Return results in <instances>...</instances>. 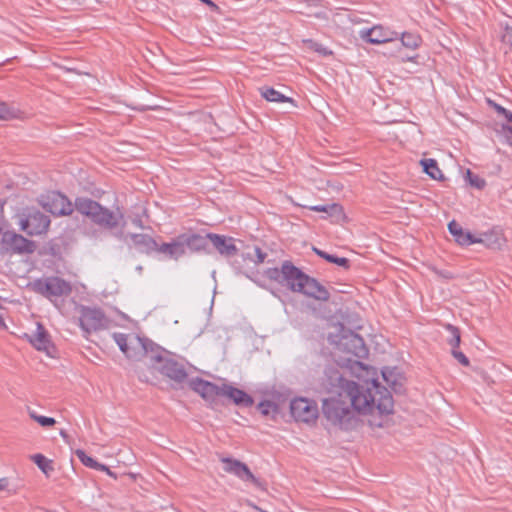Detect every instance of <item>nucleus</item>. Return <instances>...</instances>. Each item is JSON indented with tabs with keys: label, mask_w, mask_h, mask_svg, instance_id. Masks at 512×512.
I'll return each mask as SVG.
<instances>
[{
	"label": "nucleus",
	"mask_w": 512,
	"mask_h": 512,
	"mask_svg": "<svg viewBox=\"0 0 512 512\" xmlns=\"http://www.w3.org/2000/svg\"><path fill=\"white\" fill-rule=\"evenodd\" d=\"M4 228L3 222L0 220V255L7 254H24L33 253L36 245L34 242L27 240L20 234L6 231L2 233Z\"/></svg>",
	"instance_id": "obj_6"
},
{
	"label": "nucleus",
	"mask_w": 512,
	"mask_h": 512,
	"mask_svg": "<svg viewBox=\"0 0 512 512\" xmlns=\"http://www.w3.org/2000/svg\"><path fill=\"white\" fill-rule=\"evenodd\" d=\"M330 263H334L338 266L344 267L345 269L350 267V261L347 258L337 257L335 255L331 256Z\"/></svg>",
	"instance_id": "obj_36"
},
{
	"label": "nucleus",
	"mask_w": 512,
	"mask_h": 512,
	"mask_svg": "<svg viewBox=\"0 0 512 512\" xmlns=\"http://www.w3.org/2000/svg\"><path fill=\"white\" fill-rule=\"evenodd\" d=\"M78 311L80 327L86 334L108 327L109 320L100 308L80 306Z\"/></svg>",
	"instance_id": "obj_8"
},
{
	"label": "nucleus",
	"mask_w": 512,
	"mask_h": 512,
	"mask_svg": "<svg viewBox=\"0 0 512 512\" xmlns=\"http://www.w3.org/2000/svg\"><path fill=\"white\" fill-rule=\"evenodd\" d=\"M423 166V170L427 173L432 179L441 180L443 179V174L438 167L437 161L434 159H423L420 161Z\"/></svg>",
	"instance_id": "obj_25"
},
{
	"label": "nucleus",
	"mask_w": 512,
	"mask_h": 512,
	"mask_svg": "<svg viewBox=\"0 0 512 512\" xmlns=\"http://www.w3.org/2000/svg\"><path fill=\"white\" fill-rule=\"evenodd\" d=\"M420 41V37L412 33H403L401 38L402 45L410 49H416Z\"/></svg>",
	"instance_id": "obj_31"
},
{
	"label": "nucleus",
	"mask_w": 512,
	"mask_h": 512,
	"mask_svg": "<svg viewBox=\"0 0 512 512\" xmlns=\"http://www.w3.org/2000/svg\"><path fill=\"white\" fill-rule=\"evenodd\" d=\"M448 229L455 238V241L462 246H468L474 243H486L491 248H500L505 241L502 236H497L494 241H491L492 235H485L484 239L476 238L470 232L465 231L455 220L448 224Z\"/></svg>",
	"instance_id": "obj_9"
},
{
	"label": "nucleus",
	"mask_w": 512,
	"mask_h": 512,
	"mask_svg": "<svg viewBox=\"0 0 512 512\" xmlns=\"http://www.w3.org/2000/svg\"><path fill=\"white\" fill-rule=\"evenodd\" d=\"M19 117V110L0 101V120H11Z\"/></svg>",
	"instance_id": "obj_27"
},
{
	"label": "nucleus",
	"mask_w": 512,
	"mask_h": 512,
	"mask_svg": "<svg viewBox=\"0 0 512 512\" xmlns=\"http://www.w3.org/2000/svg\"><path fill=\"white\" fill-rule=\"evenodd\" d=\"M151 359L161 364L159 370L164 376H167L176 382H182L187 377L185 368L177 361L164 358L158 353L151 355Z\"/></svg>",
	"instance_id": "obj_13"
},
{
	"label": "nucleus",
	"mask_w": 512,
	"mask_h": 512,
	"mask_svg": "<svg viewBox=\"0 0 512 512\" xmlns=\"http://www.w3.org/2000/svg\"><path fill=\"white\" fill-rule=\"evenodd\" d=\"M4 326H5V323H4L3 317L0 315V328L4 327Z\"/></svg>",
	"instance_id": "obj_49"
},
{
	"label": "nucleus",
	"mask_w": 512,
	"mask_h": 512,
	"mask_svg": "<svg viewBox=\"0 0 512 512\" xmlns=\"http://www.w3.org/2000/svg\"><path fill=\"white\" fill-rule=\"evenodd\" d=\"M60 436L65 440V442H69L70 437L65 430H60Z\"/></svg>",
	"instance_id": "obj_45"
},
{
	"label": "nucleus",
	"mask_w": 512,
	"mask_h": 512,
	"mask_svg": "<svg viewBox=\"0 0 512 512\" xmlns=\"http://www.w3.org/2000/svg\"><path fill=\"white\" fill-rule=\"evenodd\" d=\"M494 107L499 114L503 115L507 119L508 122H512V113L509 110L497 104H495Z\"/></svg>",
	"instance_id": "obj_40"
},
{
	"label": "nucleus",
	"mask_w": 512,
	"mask_h": 512,
	"mask_svg": "<svg viewBox=\"0 0 512 512\" xmlns=\"http://www.w3.org/2000/svg\"><path fill=\"white\" fill-rule=\"evenodd\" d=\"M75 454L85 466L89 468H94V466L97 465V461L94 460L92 457L86 455V453L83 450L78 449L75 451Z\"/></svg>",
	"instance_id": "obj_33"
},
{
	"label": "nucleus",
	"mask_w": 512,
	"mask_h": 512,
	"mask_svg": "<svg viewBox=\"0 0 512 512\" xmlns=\"http://www.w3.org/2000/svg\"><path fill=\"white\" fill-rule=\"evenodd\" d=\"M30 343L39 351L49 354L51 347L50 336L41 323H37L36 331L29 336Z\"/></svg>",
	"instance_id": "obj_22"
},
{
	"label": "nucleus",
	"mask_w": 512,
	"mask_h": 512,
	"mask_svg": "<svg viewBox=\"0 0 512 512\" xmlns=\"http://www.w3.org/2000/svg\"><path fill=\"white\" fill-rule=\"evenodd\" d=\"M445 328L450 333V337L447 339L448 344L451 346L452 349L458 348L461 341L459 329L451 324L445 325Z\"/></svg>",
	"instance_id": "obj_28"
},
{
	"label": "nucleus",
	"mask_w": 512,
	"mask_h": 512,
	"mask_svg": "<svg viewBox=\"0 0 512 512\" xmlns=\"http://www.w3.org/2000/svg\"><path fill=\"white\" fill-rule=\"evenodd\" d=\"M382 376L385 380V382L391 386L392 388H395L396 381L392 379L393 373L391 370L385 369L382 371Z\"/></svg>",
	"instance_id": "obj_39"
},
{
	"label": "nucleus",
	"mask_w": 512,
	"mask_h": 512,
	"mask_svg": "<svg viewBox=\"0 0 512 512\" xmlns=\"http://www.w3.org/2000/svg\"><path fill=\"white\" fill-rule=\"evenodd\" d=\"M222 462L226 472L234 474L244 482H251L256 487H262L261 481L253 475L245 463L230 458H223Z\"/></svg>",
	"instance_id": "obj_14"
},
{
	"label": "nucleus",
	"mask_w": 512,
	"mask_h": 512,
	"mask_svg": "<svg viewBox=\"0 0 512 512\" xmlns=\"http://www.w3.org/2000/svg\"><path fill=\"white\" fill-rule=\"evenodd\" d=\"M339 334L331 335V342L334 343L340 351L349 353L358 358L367 355V349L362 337L345 329L342 325L339 327Z\"/></svg>",
	"instance_id": "obj_7"
},
{
	"label": "nucleus",
	"mask_w": 512,
	"mask_h": 512,
	"mask_svg": "<svg viewBox=\"0 0 512 512\" xmlns=\"http://www.w3.org/2000/svg\"><path fill=\"white\" fill-rule=\"evenodd\" d=\"M322 386L329 393L345 396L353 404V409L360 413L388 415L393 411V399L387 388L376 380L365 385L348 381L334 365L325 369Z\"/></svg>",
	"instance_id": "obj_1"
},
{
	"label": "nucleus",
	"mask_w": 512,
	"mask_h": 512,
	"mask_svg": "<svg viewBox=\"0 0 512 512\" xmlns=\"http://www.w3.org/2000/svg\"><path fill=\"white\" fill-rule=\"evenodd\" d=\"M502 131H503L506 142L510 146H512V127L511 126H503Z\"/></svg>",
	"instance_id": "obj_41"
},
{
	"label": "nucleus",
	"mask_w": 512,
	"mask_h": 512,
	"mask_svg": "<svg viewBox=\"0 0 512 512\" xmlns=\"http://www.w3.org/2000/svg\"><path fill=\"white\" fill-rule=\"evenodd\" d=\"M331 254H328L326 253L325 251H323L322 255H321V258L325 259L326 261L330 262V259H331Z\"/></svg>",
	"instance_id": "obj_46"
},
{
	"label": "nucleus",
	"mask_w": 512,
	"mask_h": 512,
	"mask_svg": "<svg viewBox=\"0 0 512 512\" xmlns=\"http://www.w3.org/2000/svg\"><path fill=\"white\" fill-rule=\"evenodd\" d=\"M8 486V480L6 478L0 479V491L5 490Z\"/></svg>",
	"instance_id": "obj_44"
},
{
	"label": "nucleus",
	"mask_w": 512,
	"mask_h": 512,
	"mask_svg": "<svg viewBox=\"0 0 512 512\" xmlns=\"http://www.w3.org/2000/svg\"><path fill=\"white\" fill-rule=\"evenodd\" d=\"M310 210L315 212H325L329 214L330 216L341 214L342 208L338 204H332V205H316L309 207Z\"/></svg>",
	"instance_id": "obj_29"
},
{
	"label": "nucleus",
	"mask_w": 512,
	"mask_h": 512,
	"mask_svg": "<svg viewBox=\"0 0 512 512\" xmlns=\"http://www.w3.org/2000/svg\"><path fill=\"white\" fill-rule=\"evenodd\" d=\"M185 250L190 252H197L205 249L207 245V239H209L206 236H202L200 234L196 233H183L181 234Z\"/></svg>",
	"instance_id": "obj_23"
},
{
	"label": "nucleus",
	"mask_w": 512,
	"mask_h": 512,
	"mask_svg": "<svg viewBox=\"0 0 512 512\" xmlns=\"http://www.w3.org/2000/svg\"><path fill=\"white\" fill-rule=\"evenodd\" d=\"M207 237L221 255L232 257L237 254L238 249L234 244L233 238L213 233H208Z\"/></svg>",
	"instance_id": "obj_19"
},
{
	"label": "nucleus",
	"mask_w": 512,
	"mask_h": 512,
	"mask_svg": "<svg viewBox=\"0 0 512 512\" xmlns=\"http://www.w3.org/2000/svg\"><path fill=\"white\" fill-rule=\"evenodd\" d=\"M190 388L198 393L204 400L214 402L217 396L222 394V385L218 386L201 378L192 379L189 382Z\"/></svg>",
	"instance_id": "obj_18"
},
{
	"label": "nucleus",
	"mask_w": 512,
	"mask_h": 512,
	"mask_svg": "<svg viewBox=\"0 0 512 512\" xmlns=\"http://www.w3.org/2000/svg\"><path fill=\"white\" fill-rule=\"evenodd\" d=\"M157 253L162 255L163 259L175 260L186 254L185 246L181 234L172 238L170 242L158 243Z\"/></svg>",
	"instance_id": "obj_17"
},
{
	"label": "nucleus",
	"mask_w": 512,
	"mask_h": 512,
	"mask_svg": "<svg viewBox=\"0 0 512 512\" xmlns=\"http://www.w3.org/2000/svg\"><path fill=\"white\" fill-rule=\"evenodd\" d=\"M467 176L469 177L471 185L482 188L485 185V181L480 179L478 176H473L470 170H467Z\"/></svg>",
	"instance_id": "obj_38"
},
{
	"label": "nucleus",
	"mask_w": 512,
	"mask_h": 512,
	"mask_svg": "<svg viewBox=\"0 0 512 512\" xmlns=\"http://www.w3.org/2000/svg\"><path fill=\"white\" fill-rule=\"evenodd\" d=\"M397 35L396 32L382 25H375L372 28H364L359 31L360 38L371 44H382L393 41Z\"/></svg>",
	"instance_id": "obj_15"
},
{
	"label": "nucleus",
	"mask_w": 512,
	"mask_h": 512,
	"mask_svg": "<svg viewBox=\"0 0 512 512\" xmlns=\"http://www.w3.org/2000/svg\"><path fill=\"white\" fill-rule=\"evenodd\" d=\"M451 353L460 364L463 366H469V359L461 351H458L457 348H453Z\"/></svg>",
	"instance_id": "obj_35"
},
{
	"label": "nucleus",
	"mask_w": 512,
	"mask_h": 512,
	"mask_svg": "<svg viewBox=\"0 0 512 512\" xmlns=\"http://www.w3.org/2000/svg\"><path fill=\"white\" fill-rule=\"evenodd\" d=\"M31 460L38 466V468L47 476L54 470L52 461L47 459L42 454H34L31 456Z\"/></svg>",
	"instance_id": "obj_26"
},
{
	"label": "nucleus",
	"mask_w": 512,
	"mask_h": 512,
	"mask_svg": "<svg viewBox=\"0 0 512 512\" xmlns=\"http://www.w3.org/2000/svg\"><path fill=\"white\" fill-rule=\"evenodd\" d=\"M21 229L29 235H40L45 233L50 225V219L43 213L36 211L30 213L26 219L21 220Z\"/></svg>",
	"instance_id": "obj_16"
},
{
	"label": "nucleus",
	"mask_w": 512,
	"mask_h": 512,
	"mask_svg": "<svg viewBox=\"0 0 512 512\" xmlns=\"http://www.w3.org/2000/svg\"><path fill=\"white\" fill-rule=\"evenodd\" d=\"M112 337L129 359L140 360L153 352V343L137 335L114 333Z\"/></svg>",
	"instance_id": "obj_5"
},
{
	"label": "nucleus",
	"mask_w": 512,
	"mask_h": 512,
	"mask_svg": "<svg viewBox=\"0 0 512 512\" xmlns=\"http://www.w3.org/2000/svg\"><path fill=\"white\" fill-rule=\"evenodd\" d=\"M259 91H260L261 96L270 102L282 103V102L291 101V99L289 97H286L285 95H283L282 93H280L279 91H277L271 87L264 86V87H261L259 89Z\"/></svg>",
	"instance_id": "obj_24"
},
{
	"label": "nucleus",
	"mask_w": 512,
	"mask_h": 512,
	"mask_svg": "<svg viewBox=\"0 0 512 512\" xmlns=\"http://www.w3.org/2000/svg\"><path fill=\"white\" fill-rule=\"evenodd\" d=\"M42 207L56 216L70 215L73 212V205L68 198L60 193L52 192L41 200Z\"/></svg>",
	"instance_id": "obj_12"
},
{
	"label": "nucleus",
	"mask_w": 512,
	"mask_h": 512,
	"mask_svg": "<svg viewBox=\"0 0 512 512\" xmlns=\"http://www.w3.org/2000/svg\"><path fill=\"white\" fill-rule=\"evenodd\" d=\"M265 276L287 287L292 292L301 293L318 301H328L330 294L328 290L316 279L308 276L290 261L282 263L280 268H269Z\"/></svg>",
	"instance_id": "obj_2"
},
{
	"label": "nucleus",
	"mask_w": 512,
	"mask_h": 512,
	"mask_svg": "<svg viewBox=\"0 0 512 512\" xmlns=\"http://www.w3.org/2000/svg\"><path fill=\"white\" fill-rule=\"evenodd\" d=\"M132 244L135 248L145 254L157 252L158 242L147 234H131Z\"/></svg>",
	"instance_id": "obj_21"
},
{
	"label": "nucleus",
	"mask_w": 512,
	"mask_h": 512,
	"mask_svg": "<svg viewBox=\"0 0 512 512\" xmlns=\"http://www.w3.org/2000/svg\"><path fill=\"white\" fill-rule=\"evenodd\" d=\"M313 250H314V252H315L318 256H320V257H321V255H322V253H323V251H322V250H320V249H318V248H313Z\"/></svg>",
	"instance_id": "obj_48"
},
{
	"label": "nucleus",
	"mask_w": 512,
	"mask_h": 512,
	"mask_svg": "<svg viewBox=\"0 0 512 512\" xmlns=\"http://www.w3.org/2000/svg\"><path fill=\"white\" fill-rule=\"evenodd\" d=\"M290 412L297 422L311 423L318 417L316 403L306 398H297L291 401Z\"/></svg>",
	"instance_id": "obj_11"
},
{
	"label": "nucleus",
	"mask_w": 512,
	"mask_h": 512,
	"mask_svg": "<svg viewBox=\"0 0 512 512\" xmlns=\"http://www.w3.org/2000/svg\"><path fill=\"white\" fill-rule=\"evenodd\" d=\"M502 41L510 45L512 50V27L505 25L504 32L502 34Z\"/></svg>",
	"instance_id": "obj_37"
},
{
	"label": "nucleus",
	"mask_w": 512,
	"mask_h": 512,
	"mask_svg": "<svg viewBox=\"0 0 512 512\" xmlns=\"http://www.w3.org/2000/svg\"><path fill=\"white\" fill-rule=\"evenodd\" d=\"M221 396L230 399L235 405L241 407H250L254 403L253 398L245 391L228 384L222 385Z\"/></svg>",
	"instance_id": "obj_20"
},
{
	"label": "nucleus",
	"mask_w": 512,
	"mask_h": 512,
	"mask_svg": "<svg viewBox=\"0 0 512 512\" xmlns=\"http://www.w3.org/2000/svg\"><path fill=\"white\" fill-rule=\"evenodd\" d=\"M93 469L105 471L108 475L116 478L115 474L107 466H105L104 464H101L99 462H97V465H95Z\"/></svg>",
	"instance_id": "obj_42"
},
{
	"label": "nucleus",
	"mask_w": 512,
	"mask_h": 512,
	"mask_svg": "<svg viewBox=\"0 0 512 512\" xmlns=\"http://www.w3.org/2000/svg\"><path fill=\"white\" fill-rule=\"evenodd\" d=\"M258 409L260 413L264 416L275 417V415L278 414V406L272 401H262L258 405Z\"/></svg>",
	"instance_id": "obj_30"
},
{
	"label": "nucleus",
	"mask_w": 512,
	"mask_h": 512,
	"mask_svg": "<svg viewBox=\"0 0 512 512\" xmlns=\"http://www.w3.org/2000/svg\"><path fill=\"white\" fill-rule=\"evenodd\" d=\"M304 43L307 45V47L311 50H314L322 55L330 54L331 52H328L325 47L322 45L312 41V40H305Z\"/></svg>",
	"instance_id": "obj_34"
},
{
	"label": "nucleus",
	"mask_w": 512,
	"mask_h": 512,
	"mask_svg": "<svg viewBox=\"0 0 512 512\" xmlns=\"http://www.w3.org/2000/svg\"><path fill=\"white\" fill-rule=\"evenodd\" d=\"M75 208L79 213L89 217L95 224L106 229H114L120 226L124 220L123 213L119 209L111 211L89 198H77Z\"/></svg>",
	"instance_id": "obj_4"
},
{
	"label": "nucleus",
	"mask_w": 512,
	"mask_h": 512,
	"mask_svg": "<svg viewBox=\"0 0 512 512\" xmlns=\"http://www.w3.org/2000/svg\"><path fill=\"white\" fill-rule=\"evenodd\" d=\"M255 254H256V257H257V263H263L265 258H266V254L264 252H262V250L260 248H255Z\"/></svg>",
	"instance_id": "obj_43"
},
{
	"label": "nucleus",
	"mask_w": 512,
	"mask_h": 512,
	"mask_svg": "<svg viewBox=\"0 0 512 512\" xmlns=\"http://www.w3.org/2000/svg\"><path fill=\"white\" fill-rule=\"evenodd\" d=\"M352 407L353 404L349 399L337 395L323 400L322 411L332 425L349 430L357 422Z\"/></svg>",
	"instance_id": "obj_3"
},
{
	"label": "nucleus",
	"mask_w": 512,
	"mask_h": 512,
	"mask_svg": "<svg viewBox=\"0 0 512 512\" xmlns=\"http://www.w3.org/2000/svg\"><path fill=\"white\" fill-rule=\"evenodd\" d=\"M32 286L35 292L47 298L67 296L72 290L70 283L59 277L39 279Z\"/></svg>",
	"instance_id": "obj_10"
},
{
	"label": "nucleus",
	"mask_w": 512,
	"mask_h": 512,
	"mask_svg": "<svg viewBox=\"0 0 512 512\" xmlns=\"http://www.w3.org/2000/svg\"><path fill=\"white\" fill-rule=\"evenodd\" d=\"M29 415L42 427H51L56 424V420L54 418L38 415L35 411H30Z\"/></svg>",
	"instance_id": "obj_32"
},
{
	"label": "nucleus",
	"mask_w": 512,
	"mask_h": 512,
	"mask_svg": "<svg viewBox=\"0 0 512 512\" xmlns=\"http://www.w3.org/2000/svg\"><path fill=\"white\" fill-rule=\"evenodd\" d=\"M331 254H328L326 253L325 251H323L322 255H321V258L325 259L326 261L330 262V259H331Z\"/></svg>",
	"instance_id": "obj_47"
}]
</instances>
